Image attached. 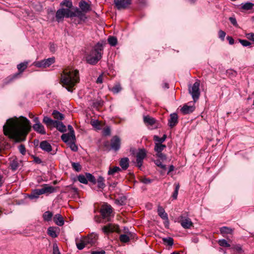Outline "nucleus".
<instances>
[{
  "mask_svg": "<svg viewBox=\"0 0 254 254\" xmlns=\"http://www.w3.org/2000/svg\"><path fill=\"white\" fill-rule=\"evenodd\" d=\"M31 127L30 121L21 116L19 118L8 119L3 127V130L4 135L16 142H20L25 140Z\"/></svg>",
  "mask_w": 254,
  "mask_h": 254,
  "instance_id": "nucleus-1",
  "label": "nucleus"
},
{
  "mask_svg": "<svg viewBox=\"0 0 254 254\" xmlns=\"http://www.w3.org/2000/svg\"><path fill=\"white\" fill-rule=\"evenodd\" d=\"M79 71L65 68L61 74L60 83L70 92H73L74 86L79 82Z\"/></svg>",
  "mask_w": 254,
  "mask_h": 254,
  "instance_id": "nucleus-2",
  "label": "nucleus"
},
{
  "mask_svg": "<svg viewBox=\"0 0 254 254\" xmlns=\"http://www.w3.org/2000/svg\"><path fill=\"white\" fill-rule=\"evenodd\" d=\"M103 50L102 45L99 43H97L90 53L86 56V62L90 64H96L102 58Z\"/></svg>",
  "mask_w": 254,
  "mask_h": 254,
  "instance_id": "nucleus-3",
  "label": "nucleus"
},
{
  "mask_svg": "<svg viewBox=\"0 0 254 254\" xmlns=\"http://www.w3.org/2000/svg\"><path fill=\"white\" fill-rule=\"evenodd\" d=\"M199 85V81L197 80L193 83L192 86H190L189 88V93L191 95L194 102L198 99L200 96Z\"/></svg>",
  "mask_w": 254,
  "mask_h": 254,
  "instance_id": "nucleus-4",
  "label": "nucleus"
},
{
  "mask_svg": "<svg viewBox=\"0 0 254 254\" xmlns=\"http://www.w3.org/2000/svg\"><path fill=\"white\" fill-rule=\"evenodd\" d=\"M70 10L68 8H60L59 9L56 13V20L60 22L63 20L64 18L70 17Z\"/></svg>",
  "mask_w": 254,
  "mask_h": 254,
  "instance_id": "nucleus-5",
  "label": "nucleus"
},
{
  "mask_svg": "<svg viewBox=\"0 0 254 254\" xmlns=\"http://www.w3.org/2000/svg\"><path fill=\"white\" fill-rule=\"evenodd\" d=\"M101 214L103 219H106L107 221L111 220V216L113 212V208L110 205L103 206L101 209Z\"/></svg>",
  "mask_w": 254,
  "mask_h": 254,
  "instance_id": "nucleus-6",
  "label": "nucleus"
},
{
  "mask_svg": "<svg viewBox=\"0 0 254 254\" xmlns=\"http://www.w3.org/2000/svg\"><path fill=\"white\" fill-rule=\"evenodd\" d=\"M55 62V59L54 57L50 58L47 59L37 62L35 64V65L38 67L46 68L50 66Z\"/></svg>",
  "mask_w": 254,
  "mask_h": 254,
  "instance_id": "nucleus-7",
  "label": "nucleus"
},
{
  "mask_svg": "<svg viewBox=\"0 0 254 254\" xmlns=\"http://www.w3.org/2000/svg\"><path fill=\"white\" fill-rule=\"evenodd\" d=\"M179 219L181 226L184 228L189 229L193 226V223L190 219L188 217L181 215L179 217Z\"/></svg>",
  "mask_w": 254,
  "mask_h": 254,
  "instance_id": "nucleus-8",
  "label": "nucleus"
},
{
  "mask_svg": "<svg viewBox=\"0 0 254 254\" xmlns=\"http://www.w3.org/2000/svg\"><path fill=\"white\" fill-rule=\"evenodd\" d=\"M146 152L144 149H140L136 153V163L137 166L140 167L142 165L143 160L146 157Z\"/></svg>",
  "mask_w": 254,
  "mask_h": 254,
  "instance_id": "nucleus-9",
  "label": "nucleus"
},
{
  "mask_svg": "<svg viewBox=\"0 0 254 254\" xmlns=\"http://www.w3.org/2000/svg\"><path fill=\"white\" fill-rule=\"evenodd\" d=\"M114 4L119 10L126 8L131 3V0H114Z\"/></svg>",
  "mask_w": 254,
  "mask_h": 254,
  "instance_id": "nucleus-10",
  "label": "nucleus"
},
{
  "mask_svg": "<svg viewBox=\"0 0 254 254\" xmlns=\"http://www.w3.org/2000/svg\"><path fill=\"white\" fill-rule=\"evenodd\" d=\"M102 230L105 233H109L113 232H119V226L116 225L109 223L102 228Z\"/></svg>",
  "mask_w": 254,
  "mask_h": 254,
  "instance_id": "nucleus-11",
  "label": "nucleus"
},
{
  "mask_svg": "<svg viewBox=\"0 0 254 254\" xmlns=\"http://www.w3.org/2000/svg\"><path fill=\"white\" fill-rule=\"evenodd\" d=\"M111 146L115 151L119 150L121 146V139L118 136H114L113 137L111 140Z\"/></svg>",
  "mask_w": 254,
  "mask_h": 254,
  "instance_id": "nucleus-12",
  "label": "nucleus"
},
{
  "mask_svg": "<svg viewBox=\"0 0 254 254\" xmlns=\"http://www.w3.org/2000/svg\"><path fill=\"white\" fill-rule=\"evenodd\" d=\"M77 17L80 20H84L86 18L85 14L81 10H79L78 8H76L74 11H71L70 10V17Z\"/></svg>",
  "mask_w": 254,
  "mask_h": 254,
  "instance_id": "nucleus-13",
  "label": "nucleus"
},
{
  "mask_svg": "<svg viewBox=\"0 0 254 254\" xmlns=\"http://www.w3.org/2000/svg\"><path fill=\"white\" fill-rule=\"evenodd\" d=\"M40 189L42 194H50L56 191L55 187L49 186L48 184H44L42 186V188Z\"/></svg>",
  "mask_w": 254,
  "mask_h": 254,
  "instance_id": "nucleus-14",
  "label": "nucleus"
},
{
  "mask_svg": "<svg viewBox=\"0 0 254 254\" xmlns=\"http://www.w3.org/2000/svg\"><path fill=\"white\" fill-rule=\"evenodd\" d=\"M178 123V117L177 114L173 113L170 115V118L168 120L169 126L172 128Z\"/></svg>",
  "mask_w": 254,
  "mask_h": 254,
  "instance_id": "nucleus-15",
  "label": "nucleus"
},
{
  "mask_svg": "<svg viewBox=\"0 0 254 254\" xmlns=\"http://www.w3.org/2000/svg\"><path fill=\"white\" fill-rule=\"evenodd\" d=\"M158 215L163 220L168 221V216L167 213L165 212L164 209L159 205L157 208Z\"/></svg>",
  "mask_w": 254,
  "mask_h": 254,
  "instance_id": "nucleus-16",
  "label": "nucleus"
},
{
  "mask_svg": "<svg viewBox=\"0 0 254 254\" xmlns=\"http://www.w3.org/2000/svg\"><path fill=\"white\" fill-rule=\"evenodd\" d=\"M40 148L44 151L49 152L52 150L51 144L46 140L42 141L40 144Z\"/></svg>",
  "mask_w": 254,
  "mask_h": 254,
  "instance_id": "nucleus-17",
  "label": "nucleus"
},
{
  "mask_svg": "<svg viewBox=\"0 0 254 254\" xmlns=\"http://www.w3.org/2000/svg\"><path fill=\"white\" fill-rule=\"evenodd\" d=\"M33 128L35 131L41 134H45L46 133L44 127L41 123L34 124L33 126Z\"/></svg>",
  "mask_w": 254,
  "mask_h": 254,
  "instance_id": "nucleus-18",
  "label": "nucleus"
},
{
  "mask_svg": "<svg viewBox=\"0 0 254 254\" xmlns=\"http://www.w3.org/2000/svg\"><path fill=\"white\" fill-rule=\"evenodd\" d=\"M55 223L59 226H62L64 224V220L62 216L60 214H56L53 218Z\"/></svg>",
  "mask_w": 254,
  "mask_h": 254,
  "instance_id": "nucleus-19",
  "label": "nucleus"
},
{
  "mask_svg": "<svg viewBox=\"0 0 254 254\" xmlns=\"http://www.w3.org/2000/svg\"><path fill=\"white\" fill-rule=\"evenodd\" d=\"M194 106H188L186 104L181 109V111L183 114H188L192 113L194 110Z\"/></svg>",
  "mask_w": 254,
  "mask_h": 254,
  "instance_id": "nucleus-20",
  "label": "nucleus"
},
{
  "mask_svg": "<svg viewBox=\"0 0 254 254\" xmlns=\"http://www.w3.org/2000/svg\"><path fill=\"white\" fill-rule=\"evenodd\" d=\"M79 6L81 10L85 12H87L90 10V6L89 4L84 0H81L80 1Z\"/></svg>",
  "mask_w": 254,
  "mask_h": 254,
  "instance_id": "nucleus-21",
  "label": "nucleus"
},
{
  "mask_svg": "<svg viewBox=\"0 0 254 254\" xmlns=\"http://www.w3.org/2000/svg\"><path fill=\"white\" fill-rule=\"evenodd\" d=\"M61 139L65 143H69V141H75L76 138L73 139L71 134L69 133H64L61 136Z\"/></svg>",
  "mask_w": 254,
  "mask_h": 254,
  "instance_id": "nucleus-22",
  "label": "nucleus"
},
{
  "mask_svg": "<svg viewBox=\"0 0 254 254\" xmlns=\"http://www.w3.org/2000/svg\"><path fill=\"white\" fill-rule=\"evenodd\" d=\"M132 234L131 233H128L127 234H121L120 236L119 239L122 243H127L130 241Z\"/></svg>",
  "mask_w": 254,
  "mask_h": 254,
  "instance_id": "nucleus-23",
  "label": "nucleus"
},
{
  "mask_svg": "<svg viewBox=\"0 0 254 254\" xmlns=\"http://www.w3.org/2000/svg\"><path fill=\"white\" fill-rule=\"evenodd\" d=\"M43 122L45 124L47 127H54L55 123H57V121H54L47 116L44 117Z\"/></svg>",
  "mask_w": 254,
  "mask_h": 254,
  "instance_id": "nucleus-24",
  "label": "nucleus"
},
{
  "mask_svg": "<svg viewBox=\"0 0 254 254\" xmlns=\"http://www.w3.org/2000/svg\"><path fill=\"white\" fill-rule=\"evenodd\" d=\"M120 165L123 170H126L129 166V159L127 157L121 158Z\"/></svg>",
  "mask_w": 254,
  "mask_h": 254,
  "instance_id": "nucleus-25",
  "label": "nucleus"
},
{
  "mask_svg": "<svg viewBox=\"0 0 254 254\" xmlns=\"http://www.w3.org/2000/svg\"><path fill=\"white\" fill-rule=\"evenodd\" d=\"M43 194L41 189H35L32 191L31 193L29 195V197L31 199L37 198L40 195Z\"/></svg>",
  "mask_w": 254,
  "mask_h": 254,
  "instance_id": "nucleus-26",
  "label": "nucleus"
},
{
  "mask_svg": "<svg viewBox=\"0 0 254 254\" xmlns=\"http://www.w3.org/2000/svg\"><path fill=\"white\" fill-rule=\"evenodd\" d=\"M54 127L57 128V129L61 132H65L66 130V127L64 126L62 122L57 121V123H55Z\"/></svg>",
  "mask_w": 254,
  "mask_h": 254,
  "instance_id": "nucleus-27",
  "label": "nucleus"
},
{
  "mask_svg": "<svg viewBox=\"0 0 254 254\" xmlns=\"http://www.w3.org/2000/svg\"><path fill=\"white\" fill-rule=\"evenodd\" d=\"M143 121L145 124L151 126L154 125L156 122L155 119L149 116H144L143 118Z\"/></svg>",
  "mask_w": 254,
  "mask_h": 254,
  "instance_id": "nucleus-28",
  "label": "nucleus"
},
{
  "mask_svg": "<svg viewBox=\"0 0 254 254\" xmlns=\"http://www.w3.org/2000/svg\"><path fill=\"white\" fill-rule=\"evenodd\" d=\"M19 165V161L17 159H13L10 162V166L12 171L17 169Z\"/></svg>",
  "mask_w": 254,
  "mask_h": 254,
  "instance_id": "nucleus-29",
  "label": "nucleus"
},
{
  "mask_svg": "<svg viewBox=\"0 0 254 254\" xmlns=\"http://www.w3.org/2000/svg\"><path fill=\"white\" fill-rule=\"evenodd\" d=\"M104 178L102 176H99L97 180H96V182L98 184V187L99 189H103L105 187V184L104 183Z\"/></svg>",
  "mask_w": 254,
  "mask_h": 254,
  "instance_id": "nucleus-30",
  "label": "nucleus"
},
{
  "mask_svg": "<svg viewBox=\"0 0 254 254\" xmlns=\"http://www.w3.org/2000/svg\"><path fill=\"white\" fill-rule=\"evenodd\" d=\"M166 147V146L164 144L160 143H155L154 150L156 152H162Z\"/></svg>",
  "mask_w": 254,
  "mask_h": 254,
  "instance_id": "nucleus-31",
  "label": "nucleus"
},
{
  "mask_svg": "<svg viewBox=\"0 0 254 254\" xmlns=\"http://www.w3.org/2000/svg\"><path fill=\"white\" fill-rule=\"evenodd\" d=\"M47 233L49 236H50L51 237L53 238H55L57 237L56 228L53 227H50L48 229Z\"/></svg>",
  "mask_w": 254,
  "mask_h": 254,
  "instance_id": "nucleus-32",
  "label": "nucleus"
},
{
  "mask_svg": "<svg viewBox=\"0 0 254 254\" xmlns=\"http://www.w3.org/2000/svg\"><path fill=\"white\" fill-rule=\"evenodd\" d=\"M121 171V169L117 166H115L113 168L110 167L108 172L109 175H113L116 173L119 172Z\"/></svg>",
  "mask_w": 254,
  "mask_h": 254,
  "instance_id": "nucleus-33",
  "label": "nucleus"
},
{
  "mask_svg": "<svg viewBox=\"0 0 254 254\" xmlns=\"http://www.w3.org/2000/svg\"><path fill=\"white\" fill-rule=\"evenodd\" d=\"M52 216L53 213L49 211H46L43 215V219L45 221H50L52 219Z\"/></svg>",
  "mask_w": 254,
  "mask_h": 254,
  "instance_id": "nucleus-34",
  "label": "nucleus"
},
{
  "mask_svg": "<svg viewBox=\"0 0 254 254\" xmlns=\"http://www.w3.org/2000/svg\"><path fill=\"white\" fill-rule=\"evenodd\" d=\"M52 115L53 116L55 119L60 120H63L64 118V116L63 114L60 113L59 111L57 110H54L52 113Z\"/></svg>",
  "mask_w": 254,
  "mask_h": 254,
  "instance_id": "nucleus-35",
  "label": "nucleus"
},
{
  "mask_svg": "<svg viewBox=\"0 0 254 254\" xmlns=\"http://www.w3.org/2000/svg\"><path fill=\"white\" fill-rule=\"evenodd\" d=\"M167 138V135L166 134H164L162 137H159L157 135H154L153 137V139L155 141L157 142L156 143H162L165 141Z\"/></svg>",
  "mask_w": 254,
  "mask_h": 254,
  "instance_id": "nucleus-36",
  "label": "nucleus"
},
{
  "mask_svg": "<svg viewBox=\"0 0 254 254\" xmlns=\"http://www.w3.org/2000/svg\"><path fill=\"white\" fill-rule=\"evenodd\" d=\"M27 62H24L21 63L17 65V67L20 71V73L22 72L27 68Z\"/></svg>",
  "mask_w": 254,
  "mask_h": 254,
  "instance_id": "nucleus-37",
  "label": "nucleus"
},
{
  "mask_svg": "<svg viewBox=\"0 0 254 254\" xmlns=\"http://www.w3.org/2000/svg\"><path fill=\"white\" fill-rule=\"evenodd\" d=\"M85 243H86L87 245L90 244L91 245H94L96 241V239L95 237H93L92 236L88 237L84 239Z\"/></svg>",
  "mask_w": 254,
  "mask_h": 254,
  "instance_id": "nucleus-38",
  "label": "nucleus"
},
{
  "mask_svg": "<svg viewBox=\"0 0 254 254\" xmlns=\"http://www.w3.org/2000/svg\"><path fill=\"white\" fill-rule=\"evenodd\" d=\"M86 176H87V182L89 181L92 183L93 185H95L96 183V179L91 174L87 173H86Z\"/></svg>",
  "mask_w": 254,
  "mask_h": 254,
  "instance_id": "nucleus-39",
  "label": "nucleus"
},
{
  "mask_svg": "<svg viewBox=\"0 0 254 254\" xmlns=\"http://www.w3.org/2000/svg\"><path fill=\"white\" fill-rule=\"evenodd\" d=\"M19 74H20V73H16V74L13 75L12 76H8V77H7L4 80V84H7L9 83L10 82H11V81H12L13 80V79L16 78Z\"/></svg>",
  "mask_w": 254,
  "mask_h": 254,
  "instance_id": "nucleus-40",
  "label": "nucleus"
},
{
  "mask_svg": "<svg viewBox=\"0 0 254 254\" xmlns=\"http://www.w3.org/2000/svg\"><path fill=\"white\" fill-rule=\"evenodd\" d=\"M162 241L164 244H167L169 246H172L174 244L173 239L171 237L163 238Z\"/></svg>",
  "mask_w": 254,
  "mask_h": 254,
  "instance_id": "nucleus-41",
  "label": "nucleus"
},
{
  "mask_svg": "<svg viewBox=\"0 0 254 254\" xmlns=\"http://www.w3.org/2000/svg\"><path fill=\"white\" fill-rule=\"evenodd\" d=\"M108 41L112 46H115L117 44V39L114 36H110L108 39Z\"/></svg>",
  "mask_w": 254,
  "mask_h": 254,
  "instance_id": "nucleus-42",
  "label": "nucleus"
},
{
  "mask_svg": "<svg viewBox=\"0 0 254 254\" xmlns=\"http://www.w3.org/2000/svg\"><path fill=\"white\" fill-rule=\"evenodd\" d=\"M254 5L253 3L248 2L242 5V8L244 10H251L253 8Z\"/></svg>",
  "mask_w": 254,
  "mask_h": 254,
  "instance_id": "nucleus-43",
  "label": "nucleus"
},
{
  "mask_svg": "<svg viewBox=\"0 0 254 254\" xmlns=\"http://www.w3.org/2000/svg\"><path fill=\"white\" fill-rule=\"evenodd\" d=\"M175 189L174 190V191L172 194V197L174 199H176L177 198L178 194V191L180 189V185L179 184H175Z\"/></svg>",
  "mask_w": 254,
  "mask_h": 254,
  "instance_id": "nucleus-44",
  "label": "nucleus"
},
{
  "mask_svg": "<svg viewBox=\"0 0 254 254\" xmlns=\"http://www.w3.org/2000/svg\"><path fill=\"white\" fill-rule=\"evenodd\" d=\"M61 5L62 6H65L69 9L72 6V3L71 0H64L61 3Z\"/></svg>",
  "mask_w": 254,
  "mask_h": 254,
  "instance_id": "nucleus-45",
  "label": "nucleus"
},
{
  "mask_svg": "<svg viewBox=\"0 0 254 254\" xmlns=\"http://www.w3.org/2000/svg\"><path fill=\"white\" fill-rule=\"evenodd\" d=\"M78 180L79 182L81 183L84 184H87V176L83 175H79L78 176Z\"/></svg>",
  "mask_w": 254,
  "mask_h": 254,
  "instance_id": "nucleus-46",
  "label": "nucleus"
},
{
  "mask_svg": "<svg viewBox=\"0 0 254 254\" xmlns=\"http://www.w3.org/2000/svg\"><path fill=\"white\" fill-rule=\"evenodd\" d=\"M221 234H231L232 230L227 227H222L220 229Z\"/></svg>",
  "mask_w": 254,
  "mask_h": 254,
  "instance_id": "nucleus-47",
  "label": "nucleus"
},
{
  "mask_svg": "<svg viewBox=\"0 0 254 254\" xmlns=\"http://www.w3.org/2000/svg\"><path fill=\"white\" fill-rule=\"evenodd\" d=\"M71 166L76 172H79L81 170V166L79 163L73 162L71 163Z\"/></svg>",
  "mask_w": 254,
  "mask_h": 254,
  "instance_id": "nucleus-48",
  "label": "nucleus"
},
{
  "mask_svg": "<svg viewBox=\"0 0 254 254\" xmlns=\"http://www.w3.org/2000/svg\"><path fill=\"white\" fill-rule=\"evenodd\" d=\"M218 244L221 247L227 248L230 247V245L225 239H221L219 240Z\"/></svg>",
  "mask_w": 254,
  "mask_h": 254,
  "instance_id": "nucleus-49",
  "label": "nucleus"
},
{
  "mask_svg": "<svg viewBox=\"0 0 254 254\" xmlns=\"http://www.w3.org/2000/svg\"><path fill=\"white\" fill-rule=\"evenodd\" d=\"M87 245L84 239L80 243H76V247L77 249L80 250H82Z\"/></svg>",
  "mask_w": 254,
  "mask_h": 254,
  "instance_id": "nucleus-50",
  "label": "nucleus"
},
{
  "mask_svg": "<svg viewBox=\"0 0 254 254\" xmlns=\"http://www.w3.org/2000/svg\"><path fill=\"white\" fill-rule=\"evenodd\" d=\"M122 89L121 85L119 84L115 85L114 87L111 89V91L114 93H119Z\"/></svg>",
  "mask_w": 254,
  "mask_h": 254,
  "instance_id": "nucleus-51",
  "label": "nucleus"
},
{
  "mask_svg": "<svg viewBox=\"0 0 254 254\" xmlns=\"http://www.w3.org/2000/svg\"><path fill=\"white\" fill-rule=\"evenodd\" d=\"M69 147H70V149H71V150H72L74 152H76L77 151L78 147L75 143V141H71L70 142H69Z\"/></svg>",
  "mask_w": 254,
  "mask_h": 254,
  "instance_id": "nucleus-52",
  "label": "nucleus"
},
{
  "mask_svg": "<svg viewBox=\"0 0 254 254\" xmlns=\"http://www.w3.org/2000/svg\"><path fill=\"white\" fill-rule=\"evenodd\" d=\"M239 42L244 46V47H247L250 46L252 45V43L246 40H242V39H239Z\"/></svg>",
  "mask_w": 254,
  "mask_h": 254,
  "instance_id": "nucleus-53",
  "label": "nucleus"
},
{
  "mask_svg": "<svg viewBox=\"0 0 254 254\" xmlns=\"http://www.w3.org/2000/svg\"><path fill=\"white\" fill-rule=\"evenodd\" d=\"M155 164L158 167H160L161 169L163 170H166V167L165 165H163L162 164L160 160H156L155 161Z\"/></svg>",
  "mask_w": 254,
  "mask_h": 254,
  "instance_id": "nucleus-54",
  "label": "nucleus"
},
{
  "mask_svg": "<svg viewBox=\"0 0 254 254\" xmlns=\"http://www.w3.org/2000/svg\"><path fill=\"white\" fill-rule=\"evenodd\" d=\"M140 181L143 184H149L151 183L152 180L144 177H141L140 179Z\"/></svg>",
  "mask_w": 254,
  "mask_h": 254,
  "instance_id": "nucleus-55",
  "label": "nucleus"
},
{
  "mask_svg": "<svg viewBox=\"0 0 254 254\" xmlns=\"http://www.w3.org/2000/svg\"><path fill=\"white\" fill-rule=\"evenodd\" d=\"M103 102L102 100H98L93 103V107L96 108H98V107L103 106Z\"/></svg>",
  "mask_w": 254,
  "mask_h": 254,
  "instance_id": "nucleus-56",
  "label": "nucleus"
},
{
  "mask_svg": "<svg viewBox=\"0 0 254 254\" xmlns=\"http://www.w3.org/2000/svg\"><path fill=\"white\" fill-rule=\"evenodd\" d=\"M111 134V129L109 127H105L103 130V134L104 136H109Z\"/></svg>",
  "mask_w": 254,
  "mask_h": 254,
  "instance_id": "nucleus-57",
  "label": "nucleus"
},
{
  "mask_svg": "<svg viewBox=\"0 0 254 254\" xmlns=\"http://www.w3.org/2000/svg\"><path fill=\"white\" fill-rule=\"evenodd\" d=\"M53 254H60V252L57 244H53Z\"/></svg>",
  "mask_w": 254,
  "mask_h": 254,
  "instance_id": "nucleus-58",
  "label": "nucleus"
},
{
  "mask_svg": "<svg viewBox=\"0 0 254 254\" xmlns=\"http://www.w3.org/2000/svg\"><path fill=\"white\" fill-rule=\"evenodd\" d=\"M19 152L22 154L25 155L26 153V149L23 144H21L18 147Z\"/></svg>",
  "mask_w": 254,
  "mask_h": 254,
  "instance_id": "nucleus-59",
  "label": "nucleus"
},
{
  "mask_svg": "<svg viewBox=\"0 0 254 254\" xmlns=\"http://www.w3.org/2000/svg\"><path fill=\"white\" fill-rule=\"evenodd\" d=\"M67 128H68V129L69 130V132L68 133L71 134V135H72V137H73V139H75V135L74 131V129H73L71 125H68L67 126Z\"/></svg>",
  "mask_w": 254,
  "mask_h": 254,
  "instance_id": "nucleus-60",
  "label": "nucleus"
},
{
  "mask_svg": "<svg viewBox=\"0 0 254 254\" xmlns=\"http://www.w3.org/2000/svg\"><path fill=\"white\" fill-rule=\"evenodd\" d=\"M156 156L162 160L166 159V156L164 154L162 153V152H156Z\"/></svg>",
  "mask_w": 254,
  "mask_h": 254,
  "instance_id": "nucleus-61",
  "label": "nucleus"
},
{
  "mask_svg": "<svg viewBox=\"0 0 254 254\" xmlns=\"http://www.w3.org/2000/svg\"><path fill=\"white\" fill-rule=\"evenodd\" d=\"M91 124L93 127L96 128H98L100 125V124L98 120H92L91 121Z\"/></svg>",
  "mask_w": 254,
  "mask_h": 254,
  "instance_id": "nucleus-62",
  "label": "nucleus"
},
{
  "mask_svg": "<svg viewBox=\"0 0 254 254\" xmlns=\"http://www.w3.org/2000/svg\"><path fill=\"white\" fill-rule=\"evenodd\" d=\"M218 35L219 38H220L222 41H223L226 36V33L224 31L220 30L218 32Z\"/></svg>",
  "mask_w": 254,
  "mask_h": 254,
  "instance_id": "nucleus-63",
  "label": "nucleus"
},
{
  "mask_svg": "<svg viewBox=\"0 0 254 254\" xmlns=\"http://www.w3.org/2000/svg\"><path fill=\"white\" fill-rule=\"evenodd\" d=\"M246 37L249 40L254 42V33H249L247 34Z\"/></svg>",
  "mask_w": 254,
  "mask_h": 254,
  "instance_id": "nucleus-64",
  "label": "nucleus"
}]
</instances>
